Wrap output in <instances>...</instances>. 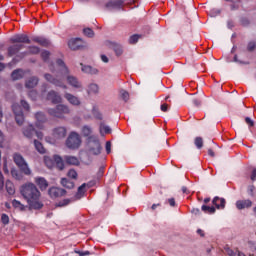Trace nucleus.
Here are the masks:
<instances>
[{
	"label": "nucleus",
	"mask_w": 256,
	"mask_h": 256,
	"mask_svg": "<svg viewBox=\"0 0 256 256\" xmlns=\"http://www.w3.org/2000/svg\"><path fill=\"white\" fill-rule=\"evenodd\" d=\"M20 193L27 201L29 209L39 210L43 209V202H41V191L34 183L28 182L21 186Z\"/></svg>",
	"instance_id": "obj_1"
},
{
	"label": "nucleus",
	"mask_w": 256,
	"mask_h": 256,
	"mask_svg": "<svg viewBox=\"0 0 256 256\" xmlns=\"http://www.w3.org/2000/svg\"><path fill=\"white\" fill-rule=\"evenodd\" d=\"M44 79H46L48 81V83H51L55 87H61L62 89H67V85H65V79H66L67 83L69 85H71V87H74V89H81V87H83L81 82H79V79H77V77L69 74V72L62 76L57 75L56 77H54L53 75H51L49 73H46V74H44Z\"/></svg>",
	"instance_id": "obj_2"
},
{
	"label": "nucleus",
	"mask_w": 256,
	"mask_h": 256,
	"mask_svg": "<svg viewBox=\"0 0 256 256\" xmlns=\"http://www.w3.org/2000/svg\"><path fill=\"white\" fill-rule=\"evenodd\" d=\"M47 113L50 115V117H55L56 119H65V115L71 114V108L65 104H58L54 108H48Z\"/></svg>",
	"instance_id": "obj_3"
},
{
	"label": "nucleus",
	"mask_w": 256,
	"mask_h": 256,
	"mask_svg": "<svg viewBox=\"0 0 256 256\" xmlns=\"http://www.w3.org/2000/svg\"><path fill=\"white\" fill-rule=\"evenodd\" d=\"M22 135L26 139H33V136L36 135L37 139H43V132L37 131L33 124H28L22 128Z\"/></svg>",
	"instance_id": "obj_4"
},
{
	"label": "nucleus",
	"mask_w": 256,
	"mask_h": 256,
	"mask_svg": "<svg viewBox=\"0 0 256 256\" xmlns=\"http://www.w3.org/2000/svg\"><path fill=\"white\" fill-rule=\"evenodd\" d=\"M88 151L90 155H101V143L95 136L88 138Z\"/></svg>",
	"instance_id": "obj_5"
},
{
	"label": "nucleus",
	"mask_w": 256,
	"mask_h": 256,
	"mask_svg": "<svg viewBox=\"0 0 256 256\" xmlns=\"http://www.w3.org/2000/svg\"><path fill=\"white\" fill-rule=\"evenodd\" d=\"M68 149H79L81 147V136L76 132H71L66 140Z\"/></svg>",
	"instance_id": "obj_6"
},
{
	"label": "nucleus",
	"mask_w": 256,
	"mask_h": 256,
	"mask_svg": "<svg viewBox=\"0 0 256 256\" xmlns=\"http://www.w3.org/2000/svg\"><path fill=\"white\" fill-rule=\"evenodd\" d=\"M14 163L19 167L20 171L24 173V175H29L31 173V169H29V165L25 161V158L21 156V154H14Z\"/></svg>",
	"instance_id": "obj_7"
},
{
	"label": "nucleus",
	"mask_w": 256,
	"mask_h": 256,
	"mask_svg": "<svg viewBox=\"0 0 256 256\" xmlns=\"http://www.w3.org/2000/svg\"><path fill=\"white\" fill-rule=\"evenodd\" d=\"M12 111L15 115V121L17 125L21 127V125L25 123V116L23 115V109H21V106L18 103H14L12 105Z\"/></svg>",
	"instance_id": "obj_8"
},
{
	"label": "nucleus",
	"mask_w": 256,
	"mask_h": 256,
	"mask_svg": "<svg viewBox=\"0 0 256 256\" xmlns=\"http://www.w3.org/2000/svg\"><path fill=\"white\" fill-rule=\"evenodd\" d=\"M46 100L47 101H51V103H53V105H57L59 103H63V98L55 90H50L47 93Z\"/></svg>",
	"instance_id": "obj_9"
},
{
	"label": "nucleus",
	"mask_w": 256,
	"mask_h": 256,
	"mask_svg": "<svg viewBox=\"0 0 256 256\" xmlns=\"http://www.w3.org/2000/svg\"><path fill=\"white\" fill-rule=\"evenodd\" d=\"M68 47L72 51H79V49H83L85 47V42L81 38H73L68 42Z\"/></svg>",
	"instance_id": "obj_10"
},
{
	"label": "nucleus",
	"mask_w": 256,
	"mask_h": 256,
	"mask_svg": "<svg viewBox=\"0 0 256 256\" xmlns=\"http://www.w3.org/2000/svg\"><path fill=\"white\" fill-rule=\"evenodd\" d=\"M48 194L52 199H57V197H65V195H67V190L59 187H52L49 189Z\"/></svg>",
	"instance_id": "obj_11"
},
{
	"label": "nucleus",
	"mask_w": 256,
	"mask_h": 256,
	"mask_svg": "<svg viewBox=\"0 0 256 256\" xmlns=\"http://www.w3.org/2000/svg\"><path fill=\"white\" fill-rule=\"evenodd\" d=\"M54 139H65L67 137V128L65 126H58L53 129Z\"/></svg>",
	"instance_id": "obj_12"
},
{
	"label": "nucleus",
	"mask_w": 256,
	"mask_h": 256,
	"mask_svg": "<svg viewBox=\"0 0 256 256\" xmlns=\"http://www.w3.org/2000/svg\"><path fill=\"white\" fill-rule=\"evenodd\" d=\"M64 99H66V101H68V103H70V105H73L74 107H79L81 105V100L79 99V97L69 92L64 93Z\"/></svg>",
	"instance_id": "obj_13"
},
{
	"label": "nucleus",
	"mask_w": 256,
	"mask_h": 256,
	"mask_svg": "<svg viewBox=\"0 0 256 256\" xmlns=\"http://www.w3.org/2000/svg\"><path fill=\"white\" fill-rule=\"evenodd\" d=\"M10 43H31L29 36L26 34H16L10 38Z\"/></svg>",
	"instance_id": "obj_14"
},
{
	"label": "nucleus",
	"mask_w": 256,
	"mask_h": 256,
	"mask_svg": "<svg viewBox=\"0 0 256 256\" xmlns=\"http://www.w3.org/2000/svg\"><path fill=\"white\" fill-rule=\"evenodd\" d=\"M34 183L39 187L40 191H45L49 187V182L43 177H35Z\"/></svg>",
	"instance_id": "obj_15"
},
{
	"label": "nucleus",
	"mask_w": 256,
	"mask_h": 256,
	"mask_svg": "<svg viewBox=\"0 0 256 256\" xmlns=\"http://www.w3.org/2000/svg\"><path fill=\"white\" fill-rule=\"evenodd\" d=\"M25 45L23 44H14L10 47H8V57H13V55H17L21 51V49H24Z\"/></svg>",
	"instance_id": "obj_16"
},
{
	"label": "nucleus",
	"mask_w": 256,
	"mask_h": 256,
	"mask_svg": "<svg viewBox=\"0 0 256 256\" xmlns=\"http://www.w3.org/2000/svg\"><path fill=\"white\" fill-rule=\"evenodd\" d=\"M253 207V202L251 200H238L236 201V208L239 209V211L243 209H249Z\"/></svg>",
	"instance_id": "obj_17"
},
{
	"label": "nucleus",
	"mask_w": 256,
	"mask_h": 256,
	"mask_svg": "<svg viewBox=\"0 0 256 256\" xmlns=\"http://www.w3.org/2000/svg\"><path fill=\"white\" fill-rule=\"evenodd\" d=\"M80 65L82 73H86V75H97V73H99V70L97 68L89 65H84L83 63H80Z\"/></svg>",
	"instance_id": "obj_18"
},
{
	"label": "nucleus",
	"mask_w": 256,
	"mask_h": 256,
	"mask_svg": "<svg viewBox=\"0 0 256 256\" xmlns=\"http://www.w3.org/2000/svg\"><path fill=\"white\" fill-rule=\"evenodd\" d=\"M212 204L215 205L216 209H225V205L227 204V201L225 200V198L216 196L213 198Z\"/></svg>",
	"instance_id": "obj_19"
},
{
	"label": "nucleus",
	"mask_w": 256,
	"mask_h": 256,
	"mask_svg": "<svg viewBox=\"0 0 256 256\" xmlns=\"http://www.w3.org/2000/svg\"><path fill=\"white\" fill-rule=\"evenodd\" d=\"M40 51L41 50L37 46H29L28 51L21 53L20 55H18V57H20V59H23V57H26V55H38Z\"/></svg>",
	"instance_id": "obj_20"
},
{
	"label": "nucleus",
	"mask_w": 256,
	"mask_h": 256,
	"mask_svg": "<svg viewBox=\"0 0 256 256\" xmlns=\"http://www.w3.org/2000/svg\"><path fill=\"white\" fill-rule=\"evenodd\" d=\"M110 47L116 53L117 57L123 55V46L117 42H111Z\"/></svg>",
	"instance_id": "obj_21"
},
{
	"label": "nucleus",
	"mask_w": 256,
	"mask_h": 256,
	"mask_svg": "<svg viewBox=\"0 0 256 256\" xmlns=\"http://www.w3.org/2000/svg\"><path fill=\"white\" fill-rule=\"evenodd\" d=\"M88 95H99V85L96 83H90L87 88Z\"/></svg>",
	"instance_id": "obj_22"
},
{
	"label": "nucleus",
	"mask_w": 256,
	"mask_h": 256,
	"mask_svg": "<svg viewBox=\"0 0 256 256\" xmlns=\"http://www.w3.org/2000/svg\"><path fill=\"white\" fill-rule=\"evenodd\" d=\"M64 161L65 163H67V165H79V158L75 157V156H64Z\"/></svg>",
	"instance_id": "obj_23"
},
{
	"label": "nucleus",
	"mask_w": 256,
	"mask_h": 256,
	"mask_svg": "<svg viewBox=\"0 0 256 256\" xmlns=\"http://www.w3.org/2000/svg\"><path fill=\"white\" fill-rule=\"evenodd\" d=\"M62 187H65L66 189H74L75 188V182L67 179V178H62L60 181Z\"/></svg>",
	"instance_id": "obj_24"
},
{
	"label": "nucleus",
	"mask_w": 256,
	"mask_h": 256,
	"mask_svg": "<svg viewBox=\"0 0 256 256\" xmlns=\"http://www.w3.org/2000/svg\"><path fill=\"white\" fill-rule=\"evenodd\" d=\"M53 159H54V163L56 164V167L60 171H63V169H65V164L63 163V158H61L59 155H54Z\"/></svg>",
	"instance_id": "obj_25"
},
{
	"label": "nucleus",
	"mask_w": 256,
	"mask_h": 256,
	"mask_svg": "<svg viewBox=\"0 0 256 256\" xmlns=\"http://www.w3.org/2000/svg\"><path fill=\"white\" fill-rule=\"evenodd\" d=\"M39 83V78L37 77H31L26 82L27 89H33L34 87H37V84Z\"/></svg>",
	"instance_id": "obj_26"
},
{
	"label": "nucleus",
	"mask_w": 256,
	"mask_h": 256,
	"mask_svg": "<svg viewBox=\"0 0 256 256\" xmlns=\"http://www.w3.org/2000/svg\"><path fill=\"white\" fill-rule=\"evenodd\" d=\"M123 2L121 0L110 1L106 4L107 9H119Z\"/></svg>",
	"instance_id": "obj_27"
},
{
	"label": "nucleus",
	"mask_w": 256,
	"mask_h": 256,
	"mask_svg": "<svg viewBox=\"0 0 256 256\" xmlns=\"http://www.w3.org/2000/svg\"><path fill=\"white\" fill-rule=\"evenodd\" d=\"M35 43H39L42 47H49L50 42L47 38L36 37L33 39Z\"/></svg>",
	"instance_id": "obj_28"
},
{
	"label": "nucleus",
	"mask_w": 256,
	"mask_h": 256,
	"mask_svg": "<svg viewBox=\"0 0 256 256\" xmlns=\"http://www.w3.org/2000/svg\"><path fill=\"white\" fill-rule=\"evenodd\" d=\"M85 187H91V185L84 183L78 187V192L76 194L77 199H81L85 195Z\"/></svg>",
	"instance_id": "obj_29"
},
{
	"label": "nucleus",
	"mask_w": 256,
	"mask_h": 256,
	"mask_svg": "<svg viewBox=\"0 0 256 256\" xmlns=\"http://www.w3.org/2000/svg\"><path fill=\"white\" fill-rule=\"evenodd\" d=\"M11 77L13 81H19V79H23V70L21 69L14 70L11 74Z\"/></svg>",
	"instance_id": "obj_30"
},
{
	"label": "nucleus",
	"mask_w": 256,
	"mask_h": 256,
	"mask_svg": "<svg viewBox=\"0 0 256 256\" xmlns=\"http://www.w3.org/2000/svg\"><path fill=\"white\" fill-rule=\"evenodd\" d=\"M201 209L203 213H207L208 215H213L216 211L215 207L207 205H202Z\"/></svg>",
	"instance_id": "obj_31"
},
{
	"label": "nucleus",
	"mask_w": 256,
	"mask_h": 256,
	"mask_svg": "<svg viewBox=\"0 0 256 256\" xmlns=\"http://www.w3.org/2000/svg\"><path fill=\"white\" fill-rule=\"evenodd\" d=\"M57 65H59V67H62V69H61L62 75H67V73H69V68H67V66H65V62H63V60L58 59Z\"/></svg>",
	"instance_id": "obj_32"
},
{
	"label": "nucleus",
	"mask_w": 256,
	"mask_h": 256,
	"mask_svg": "<svg viewBox=\"0 0 256 256\" xmlns=\"http://www.w3.org/2000/svg\"><path fill=\"white\" fill-rule=\"evenodd\" d=\"M34 146L38 153H41L42 155L45 153V147H43V144L41 142L34 140Z\"/></svg>",
	"instance_id": "obj_33"
},
{
	"label": "nucleus",
	"mask_w": 256,
	"mask_h": 256,
	"mask_svg": "<svg viewBox=\"0 0 256 256\" xmlns=\"http://www.w3.org/2000/svg\"><path fill=\"white\" fill-rule=\"evenodd\" d=\"M35 117L38 123H45V121H47V116H45L43 112H37Z\"/></svg>",
	"instance_id": "obj_34"
},
{
	"label": "nucleus",
	"mask_w": 256,
	"mask_h": 256,
	"mask_svg": "<svg viewBox=\"0 0 256 256\" xmlns=\"http://www.w3.org/2000/svg\"><path fill=\"white\" fill-rule=\"evenodd\" d=\"M196 149H203V137L198 136L194 139Z\"/></svg>",
	"instance_id": "obj_35"
},
{
	"label": "nucleus",
	"mask_w": 256,
	"mask_h": 256,
	"mask_svg": "<svg viewBox=\"0 0 256 256\" xmlns=\"http://www.w3.org/2000/svg\"><path fill=\"white\" fill-rule=\"evenodd\" d=\"M12 205L15 209H19V211H25V206L19 200H13Z\"/></svg>",
	"instance_id": "obj_36"
},
{
	"label": "nucleus",
	"mask_w": 256,
	"mask_h": 256,
	"mask_svg": "<svg viewBox=\"0 0 256 256\" xmlns=\"http://www.w3.org/2000/svg\"><path fill=\"white\" fill-rule=\"evenodd\" d=\"M6 191L9 193V195H13L15 193V187L13 186V183L9 181L6 182Z\"/></svg>",
	"instance_id": "obj_37"
},
{
	"label": "nucleus",
	"mask_w": 256,
	"mask_h": 256,
	"mask_svg": "<svg viewBox=\"0 0 256 256\" xmlns=\"http://www.w3.org/2000/svg\"><path fill=\"white\" fill-rule=\"evenodd\" d=\"M141 36L134 34L132 36H130L128 43H130V45H135V43H137L139 41Z\"/></svg>",
	"instance_id": "obj_38"
},
{
	"label": "nucleus",
	"mask_w": 256,
	"mask_h": 256,
	"mask_svg": "<svg viewBox=\"0 0 256 256\" xmlns=\"http://www.w3.org/2000/svg\"><path fill=\"white\" fill-rule=\"evenodd\" d=\"M120 97H121V99H123V101H125V103H127L129 101V92H127L125 90H121Z\"/></svg>",
	"instance_id": "obj_39"
},
{
	"label": "nucleus",
	"mask_w": 256,
	"mask_h": 256,
	"mask_svg": "<svg viewBox=\"0 0 256 256\" xmlns=\"http://www.w3.org/2000/svg\"><path fill=\"white\" fill-rule=\"evenodd\" d=\"M82 133H83L84 137H89V135H91V133H93V131L91 130V127L84 126L82 128Z\"/></svg>",
	"instance_id": "obj_40"
},
{
	"label": "nucleus",
	"mask_w": 256,
	"mask_h": 256,
	"mask_svg": "<svg viewBox=\"0 0 256 256\" xmlns=\"http://www.w3.org/2000/svg\"><path fill=\"white\" fill-rule=\"evenodd\" d=\"M83 33L84 35H86V37H90V38L95 37V32L91 30V28H85L83 30Z\"/></svg>",
	"instance_id": "obj_41"
},
{
	"label": "nucleus",
	"mask_w": 256,
	"mask_h": 256,
	"mask_svg": "<svg viewBox=\"0 0 256 256\" xmlns=\"http://www.w3.org/2000/svg\"><path fill=\"white\" fill-rule=\"evenodd\" d=\"M100 133H111V128L105 124H100Z\"/></svg>",
	"instance_id": "obj_42"
},
{
	"label": "nucleus",
	"mask_w": 256,
	"mask_h": 256,
	"mask_svg": "<svg viewBox=\"0 0 256 256\" xmlns=\"http://www.w3.org/2000/svg\"><path fill=\"white\" fill-rule=\"evenodd\" d=\"M256 50V42H249L247 45V51H249L250 53H253V51Z\"/></svg>",
	"instance_id": "obj_43"
},
{
	"label": "nucleus",
	"mask_w": 256,
	"mask_h": 256,
	"mask_svg": "<svg viewBox=\"0 0 256 256\" xmlns=\"http://www.w3.org/2000/svg\"><path fill=\"white\" fill-rule=\"evenodd\" d=\"M44 161L48 169H51L53 167V159L45 156Z\"/></svg>",
	"instance_id": "obj_44"
},
{
	"label": "nucleus",
	"mask_w": 256,
	"mask_h": 256,
	"mask_svg": "<svg viewBox=\"0 0 256 256\" xmlns=\"http://www.w3.org/2000/svg\"><path fill=\"white\" fill-rule=\"evenodd\" d=\"M20 104L25 111H31V106L29 105V102L21 100Z\"/></svg>",
	"instance_id": "obj_45"
},
{
	"label": "nucleus",
	"mask_w": 256,
	"mask_h": 256,
	"mask_svg": "<svg viewBox=\"0 0 256 256\" xmlns=\"http://www.w3.org/2000/svg\"><path fill=\"white\" fill-rule=\"evenodd\" d=\"M50 55H51V53L49 51H43L41 53V57H42L43 61H45V63H47L49 61Z\"/></svg>",
	"instance_id": "obj_46"
},
{
	"label": "nucleus",
	"mask_w": 256,
	"mask_h": 256,
	"mask_svg": "<svg viewBox=\"0 0 256 256\" xmlns=\"http://www.w3.org/2000/svg\"><path fill=\"white\" fill-rule=\"evenodd\" d=\"M71 203V199H64L57 204V207H67Z\"/></svg>",
	"instance_id": "obj_47"
},
{
	"label": "nucleus",
	"mask_w": 256,
	"mask_h": 256,
	"mask_svg": "<svg viewBox=\"0 0 256 256\" xmlns=\"http://www.w3.org/2000/svg\"><path fill=\"white\" fill-rule=\"evenodd\" d=\"M1 221L3 225H9V216L7 214H2Z\"/></svg>",
	"instance_id": "obj_48"
},
{
	"label": "nucleus",
	"mask_w": 256,
	"mask_h": 256,
	"mask_svg": "<svg viewBox=\"0 0 256 256\" xmlns=\"http://www.w3.org/2000/svg\"><path fill=\"white\" fill-rule=\"evenodd\" d=\"M68 177H70V179H77V171H75L74 169L69 170Z\"/></svg>",
	"instance_id": "obj_49"
},
{
	"label": "nucleus",
	"mask_w": 256,
	"mask_h": 256,
	"mask_svg": "<svg viewBox=\"0 0 256 256\" xmlns=\"http://www.w3.org/2000/svg\"><path fill=\"white\" fill-rule=\"evenodd\" d=\"M245 123H247L248 127H254L255 126V122L250 117L245 118Z\"/></svg>",
	"instance_id": "obj_50"
},
{
	"label": "nucleus",
	"mask_w": 256,
	"mask_h": 256,
	"mask_svg": "<svg viewBox=\"0 0 256 256\" xmlns=\"http://www.w3.org/2000/svg\"><path fill=\"white\" fill-rule=\"evenodd\" d=\"M11 175L14 177V179H21V176L19 175V172L16 169L11 170Z\"/></svg>",
	"instance_id": "obj_51"
},
{
	"label": "nucleus",
	"mask_w": 256,
	"mask_h": 256,
	"mask_svg": "<svg viewBox=\"0 0 256 256\" xmlns=\"http://www.w3.org/2000/svg\"><path fill=\"white\" fill-rule=\"evenodd\" d=\"M234 63H239L240 65H249L248 62L239 60V57L237 55L234 56Z\"/></svg>",
	"instance_id": "obj_52"
},
{
	"label": "nucleus",
	"mask_w": 256,
	"mask_h": 256,
	"mask_svg": "<svg viewBox=\"0 0 256 256\" xmlns=\"http://www.w3.org/2000/svg\"><path fill=\"white\" fill-rule=\"evenodd\" d=\"M255 186L251 185L248 187V195H250V197H254L255 196Z\"/></svg>",
	"instance_id": "obj_53"
},
{
	"label": "nucleus",
	"mask_w": 256,
	"mask_h": 256,
	"mask_svg": "<svg viewBox=\"0 0 256 256\" xmlns=\"http://www.w3.org/2000/svg\"><path fill=\"white\" fill-rule=\"evenodd\" d=\"M224 250H225V253H227V255L235 256V251H233L231 248L226 247Z\"/></svg>",
	"instance_id": "obj_54"
},
{
	"label": "nucleus",
	"mask_w": 256,
	"mask_h": 256,
	"mask_svg": "<svg viewBox=\"0 0 256 256\" xmlns=\"http://www.w3.org/2000/svg\"><path fill=\"white\" fill-rule=\"evenodd\" d=\"M93 115L96 119H103V115H101L100 112L95 109L93 110Z\"/></svg>",
	"instance_id": "obj_55"
},
{
	"label": "nucleus",
	"mask_w": 256,
	"mask_h": 256,
	"mask_svg": "<svg viewBox=\"0 0 256 256\" xmlns=\"http://www.w3.org/2000/svg\"><path fill=\"white\" fill-rule=\"evenodd\" d=\"M75 253H77V255H79V256H85V255H91V252H89V251H75Z\"/></svg>",
	"instance_id": "obj_56"
},
{
	"label": "nucleus",
	"mask_w": 256,
	"mask_h": 256,
	"mask_svg": "<svg viewBox=\"0 0 256 256\" xmlns=\"http://www.w3.org/2000/svg\"><path fill=\"white\" fill-rule=\"evenodd\" d=\"M220 13H221V10H218V9L211 10L212 17H217V15H219Z\"/></svg>",
	"instance_id": "obj_57"
},
{
	"label": "nucleus",
	"mask_w": 256,
	"mask_h": 256,
	"mask_svg": "<svg viewBox=\"0 0 256 256\" xmlns=\"http://www.w3.org/2000/svg\"><path fill=\"white\" fill-rule=\"evenodd\" d=\"M3 185H5V179L3 173L0 172V189H3Z\"/></svg>",
	"instance_id": "obj_58"
},
{
	"label": "nucleus",
	"mask_w": 256,
	"mask_h": 256,
	"mask_svg": "<svg viewBox=\"0 0 256 256\" xmlns=\"http://www.w3.org/2000/svg\"><path fill=\"white\" fill-rule=\"evenodd\" d=\"M160 109H161V111H163L164 113H167V111H168V109H169V105H167V104H162L161 106H160Z\"/></svg>",
	"instance_id": "obj_59"
},
{
	"label": "nucleus",
	"mask_w": 256,
	"mask_h": 256,
	"mask_svg": "<svg viewBox=\"0 0 256 256\" xmlns=\"http://www.w3.org/2000/svg\"><path fill=\"white\" fill-rule=\"evenodd\" d=\"M191 213H193V215H201V210L199 208H193Z\"/></svg>",
	"instance_id": "obj_60"
},
{
	"label": "nucleus",
	"mask_w": 256,
	"mask_h": 256,
	"mask_svg": "<svg viewBox=\"0 0 256 256\" xmlns=\"http://www.w3.org/2000/svg\"><path fill=\"white\" fill-rule=\"evenodd\" d=\"M106 152L109 155L111 153V143L108 141L106 142Z\"/></svg>",
	"instance_id": "obj_61"
},
{
	"label": "nucleus",
	"mask_w": 256,
	"mask_h": 256,
	"mask_svg": "<svg viewBox=\"0 0 256 256\" xmlns=\"http://www.w3.org/2000/svg\"><path fill=\"white\" fill-rule=\"evenodd\" d=\"M168 203H169L170 207H175V198L168 199Z\"/></svg>",
	"instance_id": "obj_62"
},
{
	"label": "nucleus",
	"mask_w": 256,
	"mask_h": 256,
	"mask_svg": "<svg viewBox=\"0 0 256 256\" xmlns=\"http://www.w3.org/2000/svg\"><path fill=\"white\" fill-rule=\"evenodd\" d=\"M104 170L105 168L103 166L99 168L98 177H103Z\"/></svg>",
	"instance_id": "obj_63"
},
{
	"label": "nucleus",
	"mask_w": 256,
	"mask_h": 256,
	"mask_svg": "<svg viewBox=\"0 0 256 256\" xmlns=\"http://www.w3.org/2000/svg\"><path fill=\"white\" fill-rule=\"evenodd\" d=\"M251 180L256 181V168L252 171Z\"/></svg>",
	"instance_id": "obj_64"
}]
</instances>
